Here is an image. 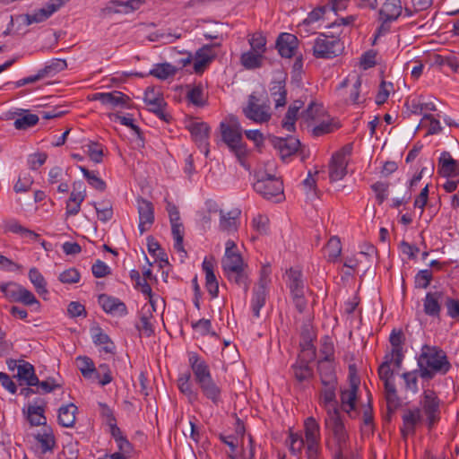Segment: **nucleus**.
<instances>
[{
	"label": "nucleus",
	"mask_w": 459,
	"mask_h": 459,
	"mask_svg": "<svg viewBox=\"0 0 459 459\" xmlns=\"http://www.w3.org/2000/svg\"><path fill=\"white\" fill-rule=\"evenodd\" d=\"M189 364L194 374V380L202 394L215 406L222 403V389L211 374L208 364L195 352L189 354Z\"/></svg>",
	"instance_id": "nucleus-1"
},
{
	"label": "nucleus",
	"mask_w": 459,
	"mask_h": 459,
	"mask_svg": "<svg viewBox=\"0 0 459 459\" xmlns=\"http://www.w3.org/2000/svg\"><path fill=\"white\" fill-rule=\"evenodd\" d=\"M418 366L420 377L426 380H431L437 373L445 375L451 368L445 351L428 345L422 348L418 359Z\"/></svg>",
	"instance_id": "nucleus-2"
},
{
	"label": "nucleus",
	"mask_w": 459,
	"mask_h": 459,
	"mask_svg": "<svg viewBox=\"0 0 459 459\" xmlns=\"http://www.w3.org/2000/svg\"><path fill=\"white\" fill-rule=\"evenodd\" d=\"M220 129L222 141L237 157L242 166L247 154L246 144L243 143L241 126L236 117H231L229 123L221 122Z\"/></svg>",
	"instance_id": "nucleus-3"
},
{
	"label": "nucleus",
	"mask_w": 459,
	"mask_h": 459,
	"mask_svg": "<svg viewBox=\"0 0 459 459\" xmlns=\"http://www.w3.org/2000/svg\"><path fill=\"white\" fill-rule=\"evenodd\" d=\"M254 190L266 200L276 198L280 202L283 198V183L280 178L259 170L255 173Z\"/></svg>",
	"instance_id": "nucleus-4"
},
{
	"label": "nucleus",
	"mask_w": 459,
	"mask_h": 459,
	"mask_svg": "<svg viewBox=\"0 0 459 459\" xmlns=\"http://www.w3.org/2000/svg\"><path fill=\"white\" fill-rule=\"evenodd\" d=\"M325 423L326 426L332 430L337 446L334 452L333 459H347L344 455V453L347 450L349 436L345 429L344 423L340 416L338 408H333V411H329V415L325 420Z\"/></svg>",
	"instance_id": "nucleus-5"
},
{
	"label": "nucleus",
	"mask_w": 459,
	"mask_h": 459,
	"mask_svg": "<svg viewBox=\"0 0 459 459\" xmlns=\"http://www.w3.org/2000/svg\"><path fill=\"white\" fill-rule=\"evenodd\" d=\"M243 114L255 123L268 122L272 117V112L267 96L262 99L255 93L250 94L247 106L243 108Z\"/></svg>",
	"instance_id": "nucleus-6"
},
{
	"label": "nucleus",
	"mask_w": 459,
	"mask_h": 459,
	"mask_svg": "<svg viewBox=\"0 0 459 459\" xmlns=\"http://www.w3.org/2000/svg\"><path fill=\"white\" fill-rule=\"evenodd\" d=\"M343 50V43L333 35L319 33L313 46V56L316 58L329 59L340 55Z\"/></svg>",
	"instance_id": "nucleus-7"
},
{
	"label": "nucleus",
	"mask_w": 459,
	"mask_h": 459,
	"mask_svg": "<svg viewBox=\"0 0 459 459\" xmlns=\"http://www.w3.org/2000/svg\"><path fill=\"white\" fill-rule=\"evenodd\" d=\"M352 152V144L348 143L333 154L329 162V178L332 182L342 179L347 174V156Z\"/></svg>",
	"instance_id": "nucleus-8"
},
{
	"label": "nucleus",
	"mask_w": 459,
	"mask_h": 459,
	"mask_svg": "<svg viewBox=\"0 0 459 459\" xmlns=\"http://www.w3.org/2000/svg\"><path fill=\"white\" fill-rule=\"evenodd\" d=\"M440 400L433 390L423 393L422 407L427 417L428 427L431 429L440 420Z\"/></svg>",
	"instance_id": "nucleus-9"
},
{
	"label": "nucleus",
	"mask_w": 459,
	"mask_h": 459,
	"mask_svg": "<svg viewBox=\"0 0 459 459\" xmlns=\"http://www.w3.org/2000/svg\"><path fill=\"white\" fill-rule=\"evenodd\" d=\"M136 203L139 215L138 229L140 234H143L154 222V207L152 202L143 197H138Z\"/></svg>",
	"instance_id": "nucleus-10"
},
{
	"label": "nucleus",
	"mask_w": 459,
	"mask_h": 459,
	"mask_svg": "<svg viewBox=\"0 0 459 459\" xmlns=\"http://www.w3.org/2000/svg\"><path fill=\"white\" fill-rule=\"evenodd\" d=\"M187 128L198 148L207 157L209 154V126L204 122H191Z\"/></svg>",
	"instance_id": "nucleus-11"
},
{
	"label": "nucleus",
	"mask_w": 459,
	"mask_h": 459,
	"mask_svg": "<svg viewBox=\"0 0 459 459\" xmlns=\"http://www.w3.org/2000/svg\"><path fill=\"white\" fill-rule=\"evenodd\" d=\"M271 144L278 150L282 160L293 155L299 150L300 142L293 136L285 138L270 135L268 137Z\"/></svg>",
	"instance_id": "nucleus-12"
},
{
	"label": "nucleus",
	"mask_w": 459,
	"mask_h": 459,
	"mask_svg": "<svg viewBox=\"0 0 459 459\" xmlns=\"http://www.w3.org/2000/svg\"><path fill=\"white\" fill-rule=\"evenodd\" d=\"M306 451L320 450V427L313 417H308L304 423Z\"/></svg>",
	"instance_id": "nucleus-13"
},
{
	"label": "nucleus",
	"mask_w": 459,
	"mask_h": 459,
	"mask_svg": "<svg viewBox=\"0 0 459 459\" xmlns=\"http://www.w3.org/2000/svg\"><path fill=\"white\" fill-rule=\"evenodd\" d=\"M298 38L290 33H281L276 40V48L281 57L290 58L298 48Z\"/></svg>",
	"instance_id": "nucleus-14"
},
{
	"label": "nucleus",
	"mask_w": 459,
	"mask_h": 459,
	"mask_svg": "<svg viewBox=\"0 0 459 459\" xmlns=\"http://www.w3.org/2000/svg\"><path fill=\"white\" fill-rule=\"evenodd\" d=\"M98 300L103 310L108 314L119 316H124L127 314L126 304L117 298L100 294Z\"/></svg>",
	"instance_id": "nucleus-15"
},
{
	"label": "nucleus",
	"mask_w": 459,
	"mask_h": 459,
	"mask_svg": "<svg viewBox=\"0 0 459 459\" xmlns=\"http://www.w3.org/2000/svg\"><path fill=\"white\" fill-rule=\"evenodd\" d=\"M350 388L342 391L341 401L343 406H349V409L346 410V411L351 417H353L351 413L356 410V400L359 385V377H357L356 376H352L351 374L350 375Z\"/></svg>",
	"instance_id": "nucleus-16"
},
{
	"label": "nucleus",
	"mask_w": 459,
	"mask_h": 459,
	"mask_svg": "<svg viewBox=\"0 0 459 459\" xmlns=\"http://www.w3.org/2000/svg\"><path fill=\"white\" fill-rule=\"evenodd\" d=\"M438 174L444 178L459 175V161L453 159L450 152H443L438 160Z\"/></svg>",
	"instance_id": "nucleus-17"
},
{
	"label": "nucleus",
	"mask_w": 459,
	"mask_h": 459,
	"mask_svg": "<svg viewBox=\"0 0 459 459\" xmlns=\"http://www.w3.org/2000/svg\"><path fill=\"white\" fill-rule=\"evenodd\" d=\"M403 11L401 0H385L378 10V17L385 21L395 22Z\"/></svg>",
	"instance_id": "nucleus-18"
},
{
	"label": "nucleus",
	"mask_w": 459,
	"mask_h": 459,
	"mask_svg": "<svg viewBox=\"0 0 459 459\" xmlns=\"http://www.w3.org/2000/svg\"><path fill=\"white\" fill-rule=\"evenodd\" d=\"M45 407L46 402L42 399H37L33 404L28 406L27 420L31 426L46 425Z\"/></svg>",
	"instance_id": "nucleus-19"
},
{
	"label": "nucleus",
	"mask_w": 459,
	"mask_h": 459,
	"mask_svg": "<svg viewBox=\"0 0 459 459\" xmlns=\"http://www.w3.org/2000/svg\"><path fill=\"white\" fill-rule=\"evenodd\" d=\"M216 46H219V44L205 45L196 51L194 63V70L196 74L203 73L208 64L214 58L213 48Z\"/></svg>",
	"instance_id": "nucleus-20"
},
{
	"label": "nucleus",
	"mask_w": 459,
	"mask_h": 459,
	"mask_svg": "<svg viewBox=\"0 0 459 459\" xmlns=\"http://www.w3.org/2000/svg\"><path fill=\"white\" fill-rule=\"evenodd\" d=\"M403 427L401 429V432L403 438H406L408 435L415 433L416 425L421 420V412L419 408L408 409L404 411L403 417Z\"/></svg>",
	"instance_id": "nucleus-21"
},
{
	"label": "nucleus",
	"mask_w": 459,
	"mask_h": 459,
	"mask_svg": "<svg viewBox=\"0 0 459 459\" xmlns=\"http://www.w3.org/2000/svg\"><path fill=\"white\" fill-rule=\"evenodd\" d=\"M314 359H308V358L305 356H299L296 363L292 366L294 377L299 383L309 380L314 376V371L311 367H309V362Z\"/></svg>",
	"instance_id": "nucleus-22"
},
{
	"label": "nucleus",
	"mask_w": 459,
	"mask_h": 459,
	"mask_svg": "<svg viewBox=\"0 0 459 459\" xmlns=\"http://www.w3.org/2000/svg\"><path fill=\"white\" fill-rule=\"evenodd\" d=\"M203 270L205 273V286L207 291L212 296V298H216L219 293V284L216 279V276L213 272L214 268V260L213 259H204L203 262Z\"/></svg>",
	"instance_id": "nucleus-23"
},
{
	"label": "nucleus",
	"mask_w": 459,
	"mask_h": 459,
	"mask_svg": "<svg viewBox=\"0 0 459 459\" xmlns=\"http://www.w3.org/2000/svg\"><path fill=\"white\" fill-rule=\"evenodd\" d=\"M442 291L428 292L423 300L424 312L432 317H439L441 307L439 299H444Z\"/></svg>",
	"instance_id": "nucleus-24"
},
{
	"label": "nucleus",
	"mask_w": 459,
	"mask_h": 459,
	"mask_svg": "<svg viewBox=\"0 0 459 459\" xmlns=\"http://www.w3.org/2000/svg\"><path fill=\"white\" fill-rule=\"evenodd\" d=\"M241 214V211L238 208L233 209L227 213L220 210V229L222 231L228 233H234L238 230V218Z\"/></svg>",
	"instance_id": "nucleus-25"
},
{
	"label": "nucleus",
	"mask_w": 459,
	"mask_h": 459,
	"mask_svg": "<svg viewBox=\"0 0 459 459\" xmlns=\"http://www.w3.org/2000/svg\"><path fill=\"white\" fill-rule=\"evenodd\" d=\"M314 333L308 325H306L301 332L299 346L301 353L299 356H305L308 359H315L316 347L313 345Z\"/></svg>",
	"instance_id": "nucleus-26"
},
{
	"label": "nucleus",
	"mask_w": 459,
	"mask_h": 459,
	"mask_svg": "<svg viewBox=\"0 0 459 459\" xmlns=\"http://www.w3.org/2000/svg\"><path fill=\"white\" fill-rule=\"evenodd\" d=\"M17 377L28 386H35L39 384V377L35 374V368L33 365L28 361L19 360Z\"/></svg>",
	"instance_id": "nucleus-27"
},
{
	"label": "nucleus",
	"mask_w": 459,
	"mask_h": 459,
	"mask_svg": "<svg viewBox=\"0 0 459 459\" xmlns=\"http://www.w3.org/2000/svg\"><path fill=\"white\" fill-rule=\"evenodd\" d=\"M317 370L322 385H337V377L332 360L320 359Z\"/></svg>",
	"instance_id": "nucleus-28"
},
{
	"label": "nucleus",
	"mask_w": 459,
	"mask_h": 459,
	"mask_svg": "<svg viewBox=\"0 0 459 459\" xmlns=\"http://www.w3.org/2000/svg\"><path fill=\"white\" fill-rule=\"evenodd\" d=\"M92 340L95 345L101 346V351L108 354H114L116 350L115 343L109 336L100 327L91 329Z\"/></svg>",
	"instance_id": "nucleus-29"
},
{
	"label": "nucleus",
	"mask_w": 459,
	"mask_h": 459,
	"mask_svg": "<svg viewBox=\"0 0 459 459\" xmlns=\"http://www.w3.org/2000/svg\"><path fill=\"white\" fill-rule=\"evenodd\" d=\"M271 96L275 101V107H283L287 100V90L285 77L279 78L277 81L272 82L270 87Z\"/></svg>",
	"instance_id": "nucleus-30"
},
{
	"label": "nucleus",
	"mask_w": 459,
	"mask_h": 459,
	"mask_svg": "<svg viewBox=\"0 0 459 459\" xmlns=\"http://www.w3.org/2000/svg\"><path fill=\"white\" fill-rule=\"evenodd\" d=\"M78 411L74 403L63 405L58 410V423L65 428H72L75 422V414Z\"/></svg>",
	"instance_id": "nucleus-31"
},
{
	"label": "nucleus",
	"mask_w": 459,
	"mask_h": 459,
	"mask_svg": "<svg viewBox=\"0 0 459 459\" xmlns=\"http://www.w3.org/2000/svg\"><path fill=\"white\" fill-rule=\"evenodd\" d=\"M143 100L149 106L148 110L154 113L166 107V102L161 94L156 93L153 88H147Z\"/></svg>",
	"instance_id": "nucleus-32"
},
{
	"label": "nucleus",
	"mask_w": 459,
	"mask_h": 459,
	"mask_svg": "<svg viewBox=\"0 0 459 459\" xmlns=\"http://www.w3.org/2000/svg\"><path fill=\"white\" fill-rule=\"evenodd\" d=\"M3 230L4 232H12L15 234H20L23 237H30L31 238H37L39 235L34 231L26 229L22 225L19 223V221L15 219L6 220L3 222Z\"/></svg>",
	"instance_id": "nucleus-33"
},
{
	"label": "nucleus",
	"mask_w": 459,
	"mask_h": 459,
	"mask_svg": "<svg viewBox=\"0 0 459 459\" xmlns=\"http://www.w3.org/2000/svg\"><path fill=\"white\" fill-rule=\"evenodd\" d=\"M222 266L229 279H232L230 272H239L244 269V263L240 254L225 255L222 260Z\"/></svg>",
	"instance_id": "nucleus-34"
},
{
	"label": "nucleus",
	"mask_w": 459,
	"mask_h": 459,
	"mask_svg": "<svg viewBox=\"0 0 459 459\" xmlns=\"http://www.w3.org/2000/svg\"><path fill=\"white\" fill-rule=\"evenodd\" d=\"M266 298L267 290H263V287H254L251 308L255 317L260 316V309L265 305Z\"/></svg>",
	"instance_id": "nucleus-35"
},
{
	"label": "nucleus",
	"mask_w": 459,
	"mask_h": 459,
	"mask_svg": "<svg viewBox=\"0 0 459 459\" xmlns=\"http://www.w3.org/2000/svg\"><path fill=\"white\" fill-rule=\"evenodd\" d=\"M190 373L182 374L178 380V385L182 394H184L191 403L198 400V394L193 389L190 383Z\"/></svg>",
	"instance_id": "nucleus-36"
},
{
	"label": "nucleus",
	"mask_w": 459,
	"mask_h": 459,
	"mask_svg": "<svg viewBox=\"0 0 459 459\" xmlns=\"http://www.w3.org/2000/svg\"><path fill=\"white\" fill-rule=\"evenodd\" d=\"M324 388L321 391V400L327 409V413L333 411V408H337L335 390L337 385H323Z\"/></svg>",
	"instance_id": "nucleus-37"
},
{
	"label": "nucleus",
	"mask_w": 459,
	"mask_h": 459,
	"mask_svg": "<svg viewBox=\"0 0 459 459\" xmlns=\"http://www.w3.org/2000/svg\"><path fill=\"white\" fill-rule=\"evenodd\" d=\"M264 56L261 53L249 50L241 55L240 61L247 69H255L263 65Z\"/></svg>",
	"instance_id": "nucleus-38"
},
{
	"label": "nucleus",
	"mask_w": 459,
	"mask_h": 459,
	"mask_svg": "<svg viewBox=\"0 0 459 459\" xmlns=\"http://www.w3.org/2000/svg\"><path fill=\"white\" fill-rule=\"evenodd\" d=\"M55 12V8H52L48 3L46 7L40 8L32 14L25 15V23L30 25L34 22H42L48 20Z\"/></svg>",
	"instance_id": "nucleus-39"
},
{
	"label": "nucleus",
	"mask_w": 459,
	"mask_h": 459,
	"mask_svg": "<svg viewBox=\"0 0 459 459\" xmlns=\"http://www.w3.org/2000/svg\"><path fill=\"white\" fill-rule=\"evenodd\" d=\"M178 68L169 63L158 64L149 72L152 75L160 80H166L177 74Z\"/></svg>",
	"instance_id": "nucleus-40"
},
{
	"label": "nucleus",
	"mask_w": 459,
	"mask_h": 459,
	"mask_svg": "<svg viewBox=\"0 0 459 459\" xmlns=\"http://www.w3.org/2000/svg\"><path fill=\"white\" fill-rule=\"evenodd\" d=\"M391 364L392 359H389V355H385V360L378 368V376L379 378L384 382V386H385L387 384H394V370L391 368Z\"/></svg>",
	"instance_id": "nucleus-41"
},
{
	"label": "nucleus",
	"mask_w": 459,
	"mask_h": 459,
	"mask_svg": "<svg viewBox=\"0 0 459 459\" xmlns=\"http://www.w3.org/2000/svg\"><path fill=\"white\" fill-rule=\"evenodd\" d=\"M22 288L23 286L13 281L0 284V290L11 302L18 301Z\"/></svg>",
	"instance_id": "nucleus-42"
},
{
	"label": "nucleus",
	"mask_w": 459,
	"mask_h": 459,
	"mask_svg": "<svg viewBox=\"0 0 459 459\" xmlns=\"http://www.w3.org/2000/svg\"><path fill=\"white\" fill-rule=\"evenodd\" d=\"M342 253L341 240L337 237H332L325 246V256L328 261L334 262Z\"/></svg>",
	"instance_id": "nucleus-43"
},
{
	"label": "nucleus",
	"mask_w": 459,
	"mask_h": 459,
	"mask_svg": "<svg viewBox=\"0 0 459 459\" xmlns=\"http://www.w3.org/2000/svg\"><path fill=\"white\" fill-rule=\"evenodd\" d=\"M80 170L82 172L88 184L98 191L103 192L107 188V185L104 180L99 178L94 171H91L85 167L80 166Z\"/></svg>",
	"instance_id": "nucleus-44"
},
{
	"label": "nucleus",
	"mask_w": 459,
	"mask_h": 459,
	"mask_svg": "<svg viewBox=\"0 0 459 459\" xmlns=\"http://www.w3.org/2000/svg\"><path fill=\"white\" fill-rule=\"evenodd\" d=\"M385 387V400L387 403V410L390 413L400 405V398L397 395V391L394 384H387Z\"/></svg>",
	"instance_id": "nucleus-45"
},
{
	"label": "nucleus",
	"mask_w": 459,
	"mask_h": 459,
	"mask_svg": "<svg viewBox=\"0 0 459 459\" xmlns=\"http://www.w3.org/2000/svg\"><path fill=\"white\" fill-rule=\"evenodd\" d=\"M29 279L39 294L48 293L45 278L37 268L32 267L30 269Z\"/></svg>",
	"instance_id": "nucleus-46"
},
{
	"label": "nucleus",
	"mask_w": 459,
	"mask_h": 459,
	"mask_svg": "<svg viewBox=\"0 0 459 459\" xmlns=\"http://www.w3.org/2000/svg\"><path fill=\"white\" fill-rule=\"evenodd\" d=\"M329 6L327 4L325 5H320L313 9L308 14L307 17L303 21L302 23L299 25V30L304 27H307L314 22H318L321 20L325 13L329 11Z\"/></svg>",
	"instance_id": "nucleus-47"
},
{
	"label": "nucleus",
	"mask_w": 459,
	"mask_h": 459,
	"mask_svg": "<svg viewBox=\"0 0 459 459\" xmlns=\"http://www.w3.org/2000/svg\"><path fill=\"white\" fill-rule=\"evenodd\" d=\"M289 276V287L292 295L303 292V281L301 280V273L293 269H290L288 272Z\"/></svg>",
	"instance_id": "nucleus-48"
},
{
	"label": "nucleus",
	"mask_w": 459,
	"mask_h": 459,
	"mask_svg": "<svg viewBox=\"0 0 459 459\" xmlns=\"http://www.w3.org/2000/svg\"><path fill=\"white\" fill-rule=\"evenodd\" d=\"M35 438L39 445L42 454L52 451L56 445L55 437L51 431H45L43 434H38Z\"/></svg>",
	"instance_id": "nucleus-49"
},
{
	"label": "nucleus",
	"mask_w": 459,
	"mask_h": 459,
	"mask_svg": "<svg viewBox=\"0 0 459 459\" xmlns=\"http://www.w3.org/2000/svg\"><path fill=\"white\" fill-rule=\"evenodd\" d=\"M67 67L66 61L65 59H52L49 63H48L44 68L40 69L44 74V76H53L57 73L65 70Z\"/></svg>",
	"instance_id": "nucleus-50"
},
{
	"label": "nucleus",
	"mask_w": 459,
	"mask_h": 459,
	"mask_svg": "<svg viewBox=\"0 0 459 459\" xmlns=\"http://www.w3.org/2000/svg\"><path fill=\"white\" fill-rule=\"evenodd\" d=\"M171 231L175 240L174 248L178 252H182L186 255V252L183 246L184 231L183 225L179 221L171 223Z\"/></svg>",
	"instance_id": "nucleus-51"
},
{
	"label": "nucleus",
	"mask_w": 459,
	"mask_h": 459,
	"mask_svg": "<svg viewBox=\"0 0 459 459\" xmlns=\"http://www.w3.org/2000/svg\"><path fill=\"white\" fill-rule=\"evenodd\" d=\"M97 212L98 219L103 222L111 220L113 216L112 205L108 201H102L99 204H93Z\"/></svg>",
	"instance_id": "nucleus-52"
},
{
	"label": "nucleus",
	"mask_w": 459,
	"mask_h": 459,
	"mask_svg": "<svg viewBox=\"0 0 459 459\" xmlns=\"http://www.w3.org/2000/svg\"><path fill=\"white\" fill-rule=\"evenodd\" d=\"M39 122V117L35 114L27 113L24 116L14 120V127L17 130H27Z\"/></svg>",
	"instance_id": "nucleus-53"
},
{
	"label": "nucleus",
	"mask_w": 459,
	"mask_h": 459,
	"mask_svg": "<svg viewBox=\"0 0 459 459\" xmlns=\"http://www.w3.org/2000/svg\"><path fill=\"white\" fill-rule=\"evenodd\" d=\"M109 104L111 107L130 108L131 99L126 94L114 91L110 92Z\"/></svg>",
	"instance_id": "nucleus-54"
},
{
	"label": "nucleus",
	"mask_w": 459,
	"mask_h": 459,
	"mask_svg": "<svg viewBox=\"0 0 459 459\" xmlns=\"http://www.w3.org/2000/svg\"><path fill=\"white\" fill-rule=\"evenodd\" d=\"M120 0L108 1L106 5L100 9V16L101 18H106L111 16L112 14L124 13L122 11L123 8L120 7Z\"/></svg>",
	"instance_id": "nucleus-55"
},
{
	"label": "nucleus",
	"mask_w": 459,
	"mask_h": 459,
	"mask_svg": "<svg viewBox=\"0 0 459 459\" xmlns=\"http://www.w3.org/2000/svg\"><path fill=\"white\" fill-rule=\"evenodd\" d=\"M77 359L80 362V371L84 377L90 378L92 374H95L96 368L91 359L89 357H79Z\"/></svg>",
	"instance_id": "nucleus-56"
},
{
	"label": "nucleus",
	"mask_w": 459,
	"mask_h": 459,
	"mask_svg": "<svg viewBox=\"0 0 459 459\" xmlns=\"http://www.w3.org/2000/svg\"><path fill=\"white\" fill-rule=\"evenodd\" d=\"M248 41L252 51L261 54L265 51L266 39L261 33H254Z\"/></svg>",
	"instance_id": "nucleus-57"
},
{
	"label": "nucleus",
	"mask_w": 459,
	"mask_h": 459,
	"mask_svg": "<svg viewBox=\"0 0 459 459\" xmlns=\"http://www.w3.org/2000/svg\"><path fill=\"white\" fill-rule=\"evenodd\" d=\"M81 274L75 268H69L63 273H61L58 276V280L62 283L65 284H73L76 283L80 281Z\"/></svg>",
	"instance_id": "nucleus-58"
},
{
	"label": "nucleus",
	"mask_w": 459,
	"mask_h": 459,
	"mask_svg": "<svg viewBox=\"0 0 459 459\" xmlns=\"http://www.w3.org/2000/svg\"><path fill=\"white\" fill-rule=\"evenodd\" d=\"M432 272L430 270H420L415 276V287L427 289L432 280Z\"/></svg>",
	"instance_id": "nucleus-59"
},
{
	"label": "nucleus",
	"mask_w": 459,
	"mask_h": 459,
	"mask_svg": "<svg viewBox=\"0 0 459 459\" xmlns=\"http://www.w3.org/2000/svg\"><path fill=\"white\" fill-rule=\"evenodd\" d=\"M95 376L100 378V384L101 385H106L113 380L110 368L108 365L105 363L99 365L98 369L96 368Z\"/></svg>",
	"instance_id": "nucleus-60"
},
{
	"label": "nucleus",
	"mask_w": 459,
	"mask_h": 459,
	"mask_svg": "<svg viewBox=\"0 0 459 459\" xmlns=\"http://www.w3.org/2000/svg\"><path fill=\"white\" fill-rule=\"evenodd\" d=\"M405 382V387L407 390L411 391L413 394L418 392V377L417 370L404 372L401 375Z\"/></svg>",
	"instance_id": "nucleus-61"
},
{
	"label": "nucleus",
	"mask_w": 459,
	"mask_h": 459,
	"mask_svg": "<svg viewBox=\"0 0 459 459\" xmlns=\"http://www.w3.org/2000/svg\"><path fill=\"white\" fill-rule=\"evenodd\" d=\"M187 100L197 107L204 106V100H203V89L201 86H195L192 88L186 95Z\"/></svg>",
	"instance_id": "nucleus-62"
},
{
	"label": "nucleus",
	"mask_w": 459,
	"mask_h": 459,
	"mask_svg": "<svg viewBox=\"0 0 459 459\" xmlns=\"http://www.w3.org/2000/svg\"><path fill=\"white\" fill-rule=\"evenodd\" d=\"M444 304L447 309V315L452 318L459 320V299L445 297Z\"/></svg>",
	"instance_id": "nucleus-63"
},
{
	"label": "nucleus",
	"mask_w": 459,
	"mask_h": 459,
	"mask_svg": "<svg viewBox=\"0 0 459 459\" xmlns=\"http://www.w3.org/2000/svg\"><path fill=\"white\" fill-rule=\"evenodd\" d=\"M87 152L91 160L95 163L101 162L103 157L102 146L98 143L91 142L90 144L87 145Z\"/></svg>",
	"instance_id": "nucleus-64"
}]
</instances>
